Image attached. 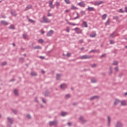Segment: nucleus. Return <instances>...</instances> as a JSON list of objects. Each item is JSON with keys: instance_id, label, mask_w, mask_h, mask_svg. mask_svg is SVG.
I'll list each match as a JSON object with an SVG mask.
<instances>
[{"instance_id": "nucleus-1", "label": "nucleus", "mask_w": 127, "mask_h": 127, "mask_svg": "<svg viewBox=\"0 0 127 127\" xmlns=\"http://www.w3.org/2000/svg\"><path fill=\"white\" fill-rule=\"evenodd\" d=\"M104 3V1H95L94 3V5H100V4H102Z\"/></svg>"}, {"instance_id": "nucleus-2", "label": "nucleus", "mask_w": 127, "mask_h": 127, "mask_svg": "<svg viewBox=\"0 0 127 127\" xmlns=\"http://www.w3.org/2000/svg\"><path fill=\"white\" fill-rule=\"evenodd\" d=\"M53 1H50L49 2V6L51 8H54V5L53 4Z\"/></svg>"}, {"instance_id": "nucleus-3", "label": "nucleus", "mask_w": 127, "mask_h": 127, "mask_svg": "<svg viewBox=\"0 0 127 127\" xmlns=\"http://www.w3.org/2000/svg\"><path fill=\"white\" fill-rule=\"evenodd\" d=\"M80 58L81 59H89V58H90V57L87 55H84L80 57Z\"/></svg>"}, {"instance_id": "nucleus-4", "label": "nucleus", "mask_w": 127, "mask_h": 127, "mask_svg": "<svg viewBox=\"0 0 127 127\" xmlns=\"http://www.w3.org/2000/svg\"><path fill=\"white\" fill-rule=\"evenodd\" d=\"M74 30L76 31V33H82V30H79V28H74Z\"/></svg>"}, {"instance_id": "nucleus-5", "label": "nucleus", "mask_w": 127, "mask_h": 127, "mask_svg": "<svg viewBox=\"0 0 127 127\" xmlns=\"http://www.w3.org/2000/svg\"><path fill=\"white\" fill-rule=\"evenodd\" d=\"M78 5H79V6H81L82 7H85V3L84 2H80L79 3H78Z\"/></svg>"}, {"instance_id": "nucleus-6", "label": "nucleus", "mask_w": 127, "mask_h": 127, "mask_svg": "<svg viewBox=\"0 0 127 127\" xmlns=\"http://www.w3.org/2000/svg\"><path fill=\"white\" fill-rule=\"evenodd\" d=\"M87 10H88V11H94V10H95V8L93 7H88Z\"/></svg>"}, {"instance_id": "nucleus-7", "label": "nucleus", "mask_w": 127, "mask_h": 127, "mask_svg": "<svg viewBox=\"0 0 127 127\" xmlns=\"http://www.w3.org/2000/svg\"><path fill=\"white\" fill-rule=\"evenodd\" d=\"M43 19L45 22H46L47 23H49V22H50V21L49 20V19L46 18L45 16L43 17Z\"/></svg>"}, {"instance_id": "nucleus-8", "label": "nucleus", "mask_w": 127, "mask_h": 127, "mask_svg": "<svg viewBox=\"0 0 127 127\" xmlns=\"http://www.w3.org/2000/svg\"><path fill=\"white\" fill-rule=\"evenodd\" d=\"M53 34V30H50L47 35V36H51Z\"/></svg>"}, {"instance_id": "nucleus-9", "label": "nucleus", "mask_w": 127, "mask_h": 127, "mask_svg": "<svg viewBox=\"0 0 127 127\" xmlns=\"http://www.w3.org/2000/svg\"><path fill=\"white\" fill-rule=\"evenodd\" d=\"M56 125H57V121L50 122V126H55Z\"/></svg>"}, {"instance_id": "nucleus-10", "label": "nucleus", "mask_w": 127, "mask_h": 127, "mask_svg": "<svg viewBox=\"0 0 127 127\" xmlns=\"http://www.w3.org/2000/svg\"><path fill=\"white\" fill-rule=\"evenodd\" d=\"M1 23L3 25H7V24H8V23L5 21H1Z\"/></svg>"}, {"instance_id": "nucleus-11", "label": "nucleus", "mask_w": 127, "mask_h": 127, "mask_svg": "<svg viewBox=\"0 0 127 127\" xmlns=\"http://www.w3.org/2000/svg\"><path fill=\"white\" fill-rule=\"evenodd\" d=\"M122 106H126L127 105V102L126 101H121Z\"/></svg>"}, {"instance_id": "nucleus-12", "label": "nucleus", "mask_w": 127, "mask_h": 127, "mask_svg": "<svg viewBox=\"0 0 127 127\" xmlns=\"http://www.w3.org/2000/svg\"><path fill=\"white\" fill-rule=\"evenodd\" d=\"M61 89H65V88H66V87H67V85H66V84H62L61 85Z\"/></svg>"}, {"instance_id": "nucleus-13", "label": "nucleus", "mask_w": 127, "mask_h": 127, "mask_svg": "<svg viewBox=\"0 0 127 127\" xmlns=\"http://www.w3.org/2000/svg\"><path fill=\"white\" fill-rule=\"evenodd\" d=\"M70 9H72V10L78 9V8H77V7L75 6V5H71Z\"/></svg>"}, {"instance_id": "nucleus-14", "label": "nucleus", "mask_w": 127, "mask_h": 127, "mask_svg": "<svg viewBox=\"0 0 127 127\" xmlns=\"http://www.w3.org/2000/svg\"><path fill=\"white\" fill-rule=\"evenodd\" d=\"M83 25L85 27H88V24H87V22L86 21H83Z\"/></svg>"}, {"instance_id": "nucleus-15", "label": "nucleus", "mask_w": 127, "mask_h": 127, "mask_svg": "<svg viewBox=\"0 0 127 127\" xmlns=\"http://www.w3.org/2000/svg\"><path fill=\"white\" fill-rule=\"evenodd\" d=\"M123 127V125L121 124V123H118L116 127Z\"/></svg>"}, {"instance_id": "nucleus-16", "label": "nucleus", "mask_w": 127, "mask_h": 127, "mask_svg": "<svg viewBox=\"0 0 127 127\" xmlns=\"http://www.w3.org/2000/svg\"><path fill=\"white\" fill-rule=\"evenodd\" d=\"M68 24H69V25H72L73 26H75V25H77V24H75V23H72L69 22H67Z\"/></svg>"}, {"instance_id": "nucleus-17", "label": "nucleus", "mask_w": 127, "mask_h": 127, "mask_svg": "<svg viewBox=\"0 0 127 127\" xmlns=\"http://www.w3.org/2000/svg\"><path fill=\"white\" fill-rule=\"evenodd\" d=\"M38 42L39 43H43V42H44V40L42 39H40L39 40Z\"/></svg>"}, {"instance_id": "nucleus-18", "label": "nucleus", "mask_w": 127, "mask_h": 127, "mask_svg": "<svg viewBox=\"0 0 127 127\" xmlns=\"http://www.w3.org/2000/svg\"><path fill=\"white\" fill-rule=\"evenodd\" d=\"M119 103H120L119 100L117 99V100H116V101L114 103V105H118V104H119Z\"/></svg>"}, {"instance_id": "nucleus-19", "label": "nucleus", "mask_w": 127, "mask_h": 127, "mask_svg": "<svg viewBox=\"0 0 127 127\" xmlns=\"http://www.w3.org/2000/svg\"><path fill=\"white\" fill-rule=\"evenodd\" d=\"M107 17V14H104L103 16H102V19L104 20L106 19V18Z\"/></svg>"}, {"instance_id": "nucleus-20", "label": "nucleus", "mask_w": 127, "mask_h": 127, "mask_svg": "<svg viewBox=\"0 0 127 127\" xmlns=\"http://www.w3.org/2000/svg\"><path fill=\"white\" fill-rule=\"evenodd\" d=\"M95 99H98V96H93L90 98V100L92 101V100H94Z\"/></svg>"}, {"instance_id": "nucleus-21", "label": "nucleus", "mask_w": 127, "mask_h": 127, "mask_svg": "<svg viewBox=\"0 0 127 127\" xmlns=\"http://www.w3.org/2000/svg\"><path fill=\"white\" fill-rule=\"evenodd\" d=\"M18 91H17V90L15 89L14 90V94L15 95H16V96H17V95H18Z\"/></svg>"}, {"instance_id": "nucleus-22", "label": "nucleus", "mask_w": 127, "mask_h": 127, "mask_svg": "<svg viewBox=\"0 0 127 127\" xmlns=\"http://www.w3.org/2000/svg\"><path fill=\"white\" fill-rule=\"evenodd\" d=\"M61 115H62V116H63V117H64V116H66V115H67V113H66V112H62Z\"/></svg>"}, {"instance_id": "nucleus-23", "label": "nucleus", "mask_w": 127, "mask_h": 127, "mask_svg": "<svg viewBox=\"0 0 127 127\" xmlns=\"http://www.w3.org/2000/svg\"><path fill=\"white\" fill-rule=\"evenodd\" d=\"M34 49H41V47L40 46H37L36 47L33 48Z\"/></svg>"}, {"instance_id": "nucleus-24", "label": "nucleus", "mask_w": 127, "mask_h": 127, "mask_svg": "<svg viewBox=\"0 0 127 127\" xmlns=\"http://www.w3.org/2000/svg\"><path fill=\"white\" fill-rule=\"evenodd\" d=\"M90 36L91 37H96V34L93 33L92 34L90 35Z\"/></svg>"}, {"instance_id": "nucleus-25", "label": "nucleus", "mask_w": 127, "mask_h": 127, "mask_svg": "<svg viewBox=\"0 0 127 127\" xmlns=\"http://www.w3.org/2000/svg\"><path fill=\"white\" fill-rule=\"evenodd\" d=\"M77 16L75 18H73V19H78L79 18V14L78 13H76Z\"/></svg>"}, {"instance_id": "nucleus-26", "label": "nucleus", "mask_w": 127, "mask_h": 127, "mask_svg": "<svg viewBox=\"0 0 127 127\" xmlns=\"http://www.w3.org/2000/svg\"><path fill=\"white\" fill-rule=\"evenodd\" d=\"M64 1L67 4H69V3H70V0H64Z\"/></svg>"}, {"instance_id": "nucleus-27", "label": "nucleus", "mask_w": 127, "mask_h": 127, "mask_svg": "<svg viewBox=\"0 0 127 127\" xmlns=\"http://www.w3.org/2000/svg\"><path fill=\"white\" fill-rule=\"evenodd\" d=\"M29 21L30 22H31L32 23H34V22H35V21L32 19H29Z\"/></svg>"}, {"instance_id": "nucleus-28", "label": "nucleus", "mask_w": 127, "mask_h": 127, "mask_svg": "<svg viewBox=\"0 0 127 127\" xmlns=\"http://www.w3.org/2000/svg\"><path fill=\"white\" fill-rule=\"evenodd\" d=\"M31 75H32V76H36V75H37V74H36V73L33 72H31Z\"/></svg>"}, {"instance_id": "nucleus-29", "label": "nucleus", "mask_w": 127, "mask_h": 127, "mask_svg": "<svg viewBox=\"0 0 127 127\" xmlns=\"http://www.w3.org/2000/svg\"><path fill=\"white\" fill-rule=\"evenodd\" d=\"M109 24H110V20H108L105 23V25H109Z\"/></svg>"}, {"instance_id": "nucleus-30", "label": "nucleus", "mask_w": 127, "mask_h": 127, "mask_svg": "<svg viewBox=\"0 0 127 127\" xmlns=\"http://www.w3.org/2000/svg\"><path fill=\"white\" fill-rule=\"evenodd\" d=\"M79 120H80V121H81L82 123H84V122H85V121L84 120V119L82 117H80Z\"/></svg>"}, {"instance_id": "nucleus-31", "label": "nucleus", "mask_w": 127, "mask_h": 127, "mask_svg": "<svg viewBox=\"0 0 127 127\" xmlns=\"http://www.w3.org/2000/svg\"><path fill=\"white\" fill-rule=\"evenodd\" d=\"M118 64H119V62H118L117 61H115L113 63V65H118Z\"/></svg>"}, {"instance_id": "nucleus-32", "label": "nucleus", "mask_w": 127, "mask_h": 127, "mask_svg": "<svg viewBox=\"0 0 127 127\" xmlns=\"http://www.w3.org/2000/svg\"><path fill=\"white\" fill-rule=\"evenodd\" d=\"M68 12H70V9H66L64 11V13H68Z\"/></svg>"}, {"instance_id": "nucleus-33", "label": "nucleus", "mask_w": 127, "mask_h": 127, "mask_svg": "<svg viewBox=\"0 0 127 127\" xmlns=\"http://www.w3.org/2000/svg\"><path fill=\"white\" fill-rule=\"evenodd\" d=\"M8 122H9V123H10V124H11V122H12V119L11 118H8Z\"/></svg>"}, {"instance_id": "nucleus-34", "label": "nucleus", "mask_w": 127, "mask_h": 127, "mask_svg": "<svg viewBox=\"0 0 127 127\" xmlns=\"http://www.w3.org/2000/svg\"><path fill=\"white\" fill-rule=\"evenodd\" d=\"M61 77V75L60 74H57V80H59V79Z\"/></svg>"}, {"instance_id": "nucleus-35", "label": "nucleus", "mask_w": 127, "mask_h": 127, "mask_svg": "<svg viewBox=\"0 0 127 127\" xmlns=\"http://www.w3.org/2000/svg\"><path fill=\"white\" fill-rule=\"evenodd\" d=\"M56 6H59L60 5V3H59V2H56Z\"/></svg>"}, {"instance_id": "nucleus-36", "label": "nucleus", "mask_w": 127, "mask_h": 127, "mask_svg": "<svg viewBox=\"0 0 127 127\" xmlns=\"http://www.w3.org/2000/svg\"><path fill=\"white\" fill-rule=\"evenodd\" d=\"M10 29H14V26L11 25L10 26Z\"/></svg>"}, {"instance_id": "nucleus-37", "label": "nucleus", "mask_w": 127, "mask_h": 127, "mask_svg": "<svg viewBox=\"0 0 127 127\" xmlns=\"http://www.w3.org/2000/svg\"><path fill=\"white\" fill-rule=\"evenodd\" d=\"M31 7H32V6L31 5L27 6V9H30V8H31Z\"/></svg>"}, {"instance_id": "nucleus-38", "label": "nucleus", "mask_w": 127, "mask_h": 127, "mask_svg": "<svg viewBox=\"0 0 127 127\" xmlns=\"http://www.w3.org/2000/svg\"><path fill=\"white\" fill-rule=\"evenodd\" d=\"M66 31L67 32H69L70 31V28H69V27L66 28Z\"/></svg>"}, {"instance_id": "nucleus-39", "label": "nucleus", "mask_w": 127, "mask_h": 127, "mask_svg": "<svg viewBox=\"0 0 127 127\" xmlns=\"http://www.w3.org/2000/svg\"><path fill=\"white\" fill-rule=\"evenodd\" d=\"M91 82H92V83H96V79H92L91 80Z\"/></svg>"}, {"instance_id": "nucleus-40", "label": "nucleus", "mask_w": 127, "mask_h": 127, "mask_svg": "<svg viewBox=\"0 0 127 127\" xmlns=\"http://www.w3.org/2000/svg\"><path fill=\"white\" fill-rule=\"evenodd\" d=\"M66 56H67V57H70L71 56V54L69 53H68L67 54V55H66Z\"/></svg>"}, {"instance_id": "nucleus-41", "label": "nucleus", "mask_w": 127, "mask_h": 127, "mask_svg": "<svg viewBox=\"0 0 127 127\" xmlns=\"http://www.w3.org/2000/svg\"><path fill=\"white\" fill-rule=\"evenodd\" d=\"M27 37V35H26V34L23 35V38H24V39H25Z\"/></svg>"}, {"instance_id": "nucleus-42", "label": "nucleus", "mask_w": 127, "mask_h": 127, "mask_svg": "<svg viewBox=\"0 0 127 127\" xmlns=\"http://www.w3.org/2000/svg\"><path fill=\"white\" fill-rule=\"evenodd\" d=\"M108 122L109 124H110V122H111V118H110V117H108Z\"/></svg>"}, {"instance_id": "nucleus-43", "label": "nucleus", "mask_w": 127, "mask_h": 127, "mask_svg": "<svg viewBox=\"0 0 127 127\" xmlns=\"http://www.w3.org/2000/svg\"><path fill=\"white\" fill-rule=\"evenodd\" d=\"M110 36L111 37H114L115 36V33H112Z\"/></svg>"}, {"instance_id": "nucleus-44", "label": "nucleus", "mask_w": 127, "mask_h": 127, "mask_svg": "<svg viewBox=\"0 0 127 127\" xmlns=\"http://www.w3.org/2000/svg\"><path fill=\"white\" fill-rule=\"evenodd\" d=\"M70 97V95L69 94H67L66 95H65V98H69Z\"/></svg>"}, {"instance_id": "nucleus-45", "label": "nucleus", "mask_w": 127, "mask_h": 127, "mask_svg": "<svg viewBox=\"0 0 127 127\" xmlns=\"http://www.w3.org/2000/svg\"><path fill=\"white\" fill-rule=\"evenodd\" d=\"M2 66H4V65H6V62H4L2 63Z\"/></svg>"}, {"instance_id": "nucleus-46", "label": "nucleus", "mask_w": 127, "mask_h": 127, "mask_svg": "<svg viewBox=\"0 0 127 127\" xmlns=\"http://www.w3.org/2000/svg\"><path fill=\"white\" fill-rule=\"evenodd\" d=\"M27 118H28V119H30V118H31L30 115H27Z\"/></svg>"}, {"instance_id": "nucleus-47", "label": "nucleus", "mask_w": 127, "mask_h": 127, "mask_svg": "<svg viewBox=\"0 0 127 127\" xmlns=\"http://www.w3.org/2000/svg\"><path fill=\"white\" fill-rule=\"evenodd\" d=\"M115 70L116 71H119V67H115Z\"/></svg>"}, {"instance_id": "nucleus-48", "label": "nucleus", "mask_w": 127, "mask_h": 127, "mask_svg": "<svg viewBox=\"0 0 127 127\" xmlns=\"http://www.w3.org/2000/svg\"><path fill=\"white\" fill-rule=\"evenodd\" d=\"M110 43H111V44H114V41H110Z\"/></svg>"}, {"instance_id": "nucleus-49", "label": "nucleus", "mask_w": 127, "mask_h": 127, "mask_svg": "<svg viewBox=\"0 0 127 127\" xmlns=\"http://www.w3.org/2000/svg\"><path fill=\"white\" fill-rule=\"evenodd\" d=\"M81 14H82V15L85 14V11H82L81 12Z\"/></svg>"}, {"instance_id": "nucleus-50", "label": "nucleus", "mask_w": 127, "mask_h": 127, "mask_svg": "<svg viewBox=\"0 0 127 127\" xmlns=\"http://www.w3.org/2000/svg\"><path fill=\"white\" fill-rule=\"evenodd\" d=\"M125 11L127 12V7H125Z\"/></svg>"}, {"instance_id": "nucleus-51", "label": "nucleus", "mask_w": 127, "mask_h": 127, "mask_svg": "<svg viewBox=\"0 0 127 127\" xmlns=\"http://www.w3.org/2000/svg\"><path fill=\"white\" fill-rule=\"evenodd\" d=\"M45 32L43 30L41 31V33H42V34H44Z\"/></svg>"}, {"instance_id": "nucleus-52", "label": "nucleus", "mask_w": 127, "mask_h": 127, "mask_svg": "<svg viewBox=\"0 0 127 127\" xmlns=\"http://www.w3.org/2000/svg\"><path fill=\"white\" fill-rule=\"evenodd\" d=\"M120 11L121 12H124V11L122 9H120Z\"/></svg>"}, {"instance_id": "nucleus-53", "label": "nucleus", "mask_w": 127, "mask_h": 127, "mask_svg": "<svg viewBox=\"0 0 127 127\" xmlns=\"http://www.w3.org/2000/svg\"><path fill=\"white\" fill-rule=\"evenodd\" d=\"M92 67H96V64H93L92 65Z\"/></svg>"}, {"instance_id": "nucleus-54", "label": "nucleus", "mask_w": 127, "mask_h": 127, "mask_svg": "<svg viewBox=\"0 0 127 127\" xmlns=\"http://www.w3.org/2000/svg\"><path fill=\"white\" fill-rule=\"evenodd\" d=\"M42 73L43 74H44V73H45V71L44 70H42Z\"/></svg>"}, {"instance_id": "nucleus-55", "label": "nucleus", "mask_w": 127, "mask_h": 127, "mask_svg": "<svg viewBox=\"0 0 127 127\" xmlns=\"http://www.w3.org/2000/svg\"><path fill=\"white\" fill-rule=\"evenodd\" d=\"M52 16V15L51 14H50V13L48 14V16Z\"/></svg>"}, {"instance_id": "nucleus-56", "label": "nucleus", "mask_w": 127, "mask_h": 127, "mask_svg": "<svg viewBox=\"0 0 127 127\" xmlns=\"http://www.w3.org/2000/svg\"><path fill=\"white\" fill-rule=\"evenodd\" d=\"M67 125H68V126H71V123H68V124H67Z\"/></svg>"}, {"instance_id": "nucleus-57", "label": "nucleus", "mask_w": 127, "mask_h": 127, "mask_svg": "<svg viewBox=\"0 0 127 127\" xmlns=\"http://www.w3.org/2000/svg\"><path fill=\"white\" fill-rule=\"evenodd\" d=\"M110 70H111V73H113V71H112V68L110 67Z\"/></svg>"}, {"instance_id": "nucleus-58", "label": "nucleus", "mask_w": 127, "mask_h": 127, "mask_svg": "<svg viewBox=\"0 0 127 127\" xmlns=\"http://www.w3.org/2000/svg\"><path fill=\"white\" fill-rule=\"evenodd\" d=\"M42 101H43V103H45V100L44 99H43Z\"/></svg>"}, {"instance_id": "nucleus-59", "label": "nucleus", "mask_w": 127, "mask_h": 127, "mask_svg": "<svg viewBox=\"0 0 127 127\" xmlns=\"http://www.w3.org/2000/svg\"><path fill=\"white\" fill-rule=\"evenodd\" d=\"M12 15H16V14L14 13V14H13L12 13Z\"/></svg>"}, {"instance_id": "nucleus-60", "label": "nucleus", "mask_w": 127, "mask_h": 127, "mask_svg": "<svg viewBox=\"0 0 127 127\" xmlns=\"http://www.w3.org/2000/svg\"><path fill=\"white\" fill-rule=\"evenodd\" d=\"M40 58H42V59H43V58H44V57H40Z\"/></svg>"}, {"instance_id": "nucleus-61", "label": "nucleus", "mask_w": 127, "mask_h": 127, "mask_svg": "<svg viewBox=\"0 0 127 127\" xmlns=\"http://www.w3.org/2000/svg\"><path fill=\"white\" fill-rule=\"evenodd\" d=\"M125 95H126V96H127V92L125 93Z\"/></svg>"}, {"instance_id": "nucleus-62", "label": "nucleus", "mask_w": 127, "mask_h": 127, "mask_svg": "<svg viewBox=\"0 0 127 127\" xmlns=\"http://www.w3.org/2000/svg\"><path fill=\"white\" fill-rule=\"evenodd\" d=\"M13 46H15V45L14 44H13Z\"/></svg>"}, {"instance_id": "nucleus-63", "label": "nucleus", "mask_w": 127, "mask_h": 127, "mask_svg": "<svg viewBox=\"0 0 127 127\" xmlns=\"http://www.w3.org/2000/svg\"><path fill=\"white\" fill-rule=\"evenodd\" d=\"M104 55H102V56H101V57H104Z\"/></svg>"}, {"instance_id": "nucleus-64", "label": "nucleus", "mask_w": 127, "mask_h": 127, "mask_svg": "<svg viewBox=\"0 0 127 127\" xmlns=\"http://www.w3.org/2000/svg\"><path fill=\"white\" fill-rule=\"evenodd\" d=\"M126 47V48H127V46Z\"/></svg>"}]
</instances>
